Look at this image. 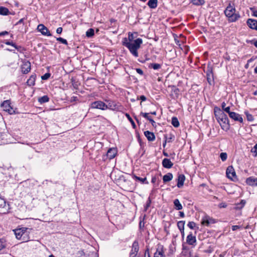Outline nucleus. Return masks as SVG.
<instances>
[{"mask_svg": "<svg viewBox=\"0 0 257 257\" xmlns=\"http://www.w3.org/2000/svg\"><path fill=\"white\" fill-rule=\"evenodd\" d=\"M245 182L249 186H257V178L249 177L246 179Z\"/></svg>", "mask_w": 257, "mask_h": 257, "instance_id": "nucleus-16", "label": "nucleus"}, {"mask_svg": "<svg viewBox=\"0 0 257 257\" xmlns=\"http://www.w3.org/2000/svg\"><path fill=\"white\" fill-rule=\"evenodd\" d=\"M94 35V31L93 29L90 28L86 32V35L87 37L90 38Z\"/></svg>", "mask_w": 257, "mask_h": 257, "instance_id": "nucleus-31", "label": "nucleus"}, {"mask_svg": "<svg viewBox=\"0 0 257 257\" xmlns=\"http://www.w3.org/2000/svg\"><path fill=\"white\" fill-rule=\"evenodd\" d=\"M220 157L222 161H225L227 159V155L226 153H221L220 154Z\"/></svg>", "mask_w": 257, "mask_h": 257, "instance_id": "nucleus-38", "label": "nucleus"}, {"mask_svg": "<svg viewBox=\"0 0 257 257\" xmlns=\"http://www.w3.org/2000/svg\"><path fill=\"white\" fill-rule=\"evenodd\" d=\"M245 201L242 200L240 203L236 205V208L238 209H241L244 205Z\"/></svg>", "mask_w": 257, "mask_h": 257, "instance_id": "nucleus-36", "label": "nucleus"}, {"mask_svg": "<svg viewBox=\"0 0 257 257\" xmlns=\"http://www.w3.org/2000/svg\"><path fill=\"white\" fill-rule=\"evenodd\" d=\"M221 107L223 110H224V108H225L226 107V103L224 102H223L221 104Z\"/></svg>", "mask_w": 257, "mask_h": 257, "instance_id": "nucleus-63", "label": "nucleus"}, {"mask_svg": "<svg viewBox=\"0 0 257 257\" xmlns=\"http://www.w3.org/2000/svg\"><path fill=\"white\" fill-rule=\"evenodd\" d=\"M179 38H180V40H178V43H179V42L180 41L181 42H182V43H184L186 41V38L185 37L182 35V34H180L179 35ZM179 44H178V45Z\"/></svg>", "mask_w": 257, "mask_h": 257, "instance_id": "nucleus-43", "label": "nucleus"}, {"mask_svg": "<svg viewBox=\"0 0 257 257\" xmlns=\"http://www.w3.org/2000/svg\"><path fill=\"white\" fill-rule=\"evenodd\" d=\"M184 222L182 221H178V228L180 229L181 231L182 230L184 229ZM183 235V234H182Z\"/></svg>", "mask_w": 257, "mask_h": 257, "instance_id": "nucleus-34", "label": "nucleus"}, {"mask_svg": "<svg viewBox=\"0 0 257 257\" xmlns=\"http://www.w3.org/2000/svg\"><path fill=\"white\" fill-rule=\"evenodd\" d=\"M49 100V98L47 95H44L42 97H41L38 98V101L40 103H44L47 102H48Z\"/></svg>", "mask_w": 257, "mask_h": 257, "instance_id": "nucleus-28", "label": "nucleus"}, {"mask_svg": "<svg viewBox=\"0 0 257 257\" xmlns=\"http://www.w3.org/2000/svg\"><path fill=\"white\" fill-rule=\"evenodd\" d=\"M192 3L194 5L200 6L204 4V0H192Z\"/></svg>", "mask_w": 257, "mask_h": 257, "instance_id": "nucleus-30", "label": "nucleus"}, {"mask_svg": "<svg viewBox=\"0 0 257 257\" xmlns=\"http://www.w3.org/2000/svg\"><path fill=\"white\" fill-rule=\"evenodd\" d=\"M9 14V10L8 8L4 7H0V15L7 16Z\"/></svg>", "mask_w": 257, "mask_h": 257, "instance_id": "nucleus-26", "label": "nucleus"}, {"mask_svg": "<svg viewBox=\"0 0 257 257\" xmlns=\"http://www.w3.org/2000/svg\"><path fill=\"white\" fill-rule=\"evenodd\" d=\"M5 43L7 45H11V46L14 47V48L16 45V44L15 43L13 42L12 41H7L5 42Z\"/></svg>", "mask_w": 257, "mask_h": 257, "instance_id": "nucleus-51", "label": "nucleus"}, {"mask_svg": "<svg viewBox=\"0 0 257 257\" xmlns=\"http://www.w3.org/2000/svg\"><path fill=\"white\" fill-rule=\"evenodd\" d=\"M139 250L138 242H134L130 253V257H136Z\"/></svg>", "mask_w": 257, "mask_h": 257, "instance_id": "nucleus-10", "label": "nucleus"}, {"mask_svg": "<svg viewBox=\"0 0 257 257\" xmlns=\"http://www.w3.org/2000/svg\"><path fill=\"white\" fill-rule=\"evenodd\" d=\"M125 115L127 117L128 120L131 122V123L132 125H133V127L134 128H136L135 123L134 121V120H133V119L132 118V117H131V116L130 115V114L128 113H126L125 114Z\"/></svg>", "mask_w": 257, "mask_h": 257, "instance_id": "nucleus-33", "label": "nucleus"}, {"mask_svg": "<svg viewBox=\"0 0 257 257\" xmlns=\"http://www.w3.org/2000/svg\"><path fill=\"white\" fill-rule=\"evenodd\" d=\"M173 165V163H172L170 159L165 158L163 160L162 165L164 168L167 169L171 168L172 167Z\"/></svg>", "mask_w": 257, "mask_h": 257, "instance_id": "nucleus-17", "label": "nucleus"}, {"mask_svg": "<svg viewBox=\"0 0 257 257\" xmlns=\"http://www.w3.org/2000/svg\"><path fill=\"white\" fill-rule=\"evenodd\" d=\"M63 29L61 27H59L56 30V33L58 34H60L62 32Z\"/></svg>", "mask_w": 257, "mask_h": 257, "instance_id": "nucleus-56", "label": "nucleus"}, {"mask_svg": "<svg viewBox=\"0 0 257 257\" xmlns=\"http://www.w3.org/2000/svg\"><path fill=\"white\" fill-rule=\"evenodd\" d=\"M172 124H173V125L174 127H177V117H176L174 116L172 117Z\"/></svg>", "mask_w": 257, "mask_h": 257, "instance_id": "nucleus-45", "label": "nucleus"}, {"mask_svg": "<svg viewBox=\"0 0 257 257\" xmlns=\"http://www.w3.org/2000/svg\"><path fill=\"white\" fill-rule=\"evenodd\" d=\"M37 30L40 32L43 35L47 36H51L52 34L48 29L43 24H39L37 27Z\"/></svg>", "mask_w": 257, "mask_h": 257, "instance_id": "nucleus-9", "label": "nucleus"}, {"mask_svg": "<svg viewBox=\"0 0 257 257\" xmlns=\"http://www.w3.org/2000/svg\"><path fill=\"white\" fill-rule=\"evenodd\" d=\"M173 178V175L172 173H168L163 176V180L164 183L168 182L171 181Z\"/></svg>", "mask_w": 257, "mask_h": 257, "instance_id": "nucleus-24", "label": "nucleus"}, {"mask_svg": "<svg viewBox=\"0 0 257 257\" xmlns=\"http://www.w3.org/2000/svg\"><path fill=\"white\" fill-rule=\"evenodd\" d=\"M50 74L49 73H45L44 75L41 77L42 80H47L50 77Z\"/></svg>", "mask_w": 257, "mask_h": 257, "instance_id": "nucleus-48", "label": "nucleus"}, {"mask_svg": "<svg viewBox=\"0 0 257 257\" xmlns=\"http://www.w3.org/2000/svg\"><path fill=\"white\" fill-rule=\"evenodd\" d=\"M147 5L150 8L155 9L158 5V0H149Z\"/></svg>", "mask_w": 257, "mask_h": 257, "instance_id": "nucleus-22", "label": "nucleus"}, {"mask_svg": "<svg viewBox=\"0 0 257 257\" xmlns=\"http://www.w3.org/2000/svg\"><path fill=\"white\" fill-rule=\"evenodd\" d=\"M214 114L217 121L219 123L221 126V128L225 131L229 130L230 124L229 123V120L227 115L219 109L218 111L215 110Z\"/></svg>", "mask_w": 257, "mask_h": 257, "instance_id": "nucleus-2", "label": "nucleus"}, {"mask_svg": "<svg viewBox=\"0 0 257 257\" xmlns=\"http://www.w3.org/2000/svg\"><path fill=\"white\" fill-rule=\"evenodd\" d=\"M178 46V51L180 52V54H182L181 51L183 53L184 55H186L188 53L189 48L187 46L184 45H181L180 44H179Z\"/></svg>", "mask_w": 257, "mask_h": 257, "instance_id": "nucleus-18", "label": "nucleus"}, {"mask_svg": "<svg viewBox=\"0 0 257 257\" xmlns=\"http://www.w3.org/2000/svg\"><path fill=\"white\" fill-rule=\"evenodd\" d=\"M144 135L149 141H153L155 139V136L154 133L149 131H145Z\"/></svg>", "mask_w": 257, "mask_h": 257, "instance_id": "nucleus-19", "label": "nucleus"}, {"mask_svg": "<svg viewBox=\"0 0 257 257\" xmlns=\"http://www.w3.org/2000/svg\"><path fill=\"white\" fill-rule=\"evenodd\" d=\"M206 75H207V79L208 82L211 84L212 82L213 81V74L212 72V69L211 67H208L207 71H206Z\"/></svg>", "mask_w": 257, "mask_h": 257, "instance_id": "nucleus-13", "label": "nucleus"}, {"mask_svg": "<svg viewBox=\"0 0 257 257\" xmlns=\"http://www.w3.org/2000/svg\"><path fill=\"white\" fill-rule=\"evenodd\" d=\"M36 75L35 74L32 75L29 79L27 80V83L29 86H33L35 84Z\"/></svg>", "mask_w": 257, "mask_h": 257, "instance_id": "nucleus-21", "label": "nucleus"}, {"mask_svg": "<svg viewBox=\"0 0 257 257\" xmlns=\"http://www.w3.org/2000/svg\"><path fill=\"white\" fill-rule=\"evenodd\" d=\"M245 113L248 121H251L253 120V116L251 114H249L247 112H245Z\"/></svg>", "mask_w": 257, "mask_h": 257, "instance_id": "nucleus-40", "label": "nucleus"}, {"mask_svg": "<svg viewBox=\"0 0 257 257\" xmlns=\"http://www.w3.org/2000/svg\"><path fill=\"white\" fill-rule=\"evenodd\" d=\"M151 203V199H150V198H149L147 201L146 206H145V210H146L150 206Z\"/></svg>", "mask_w": 257, "mask_h": 257, "instance_id": "nucleus-50", "label": "nucleus"}, {"mask_svg": "<svg viewBox=\"0 0 257 257\" xmlns=\"http://www.w3.org/2000/svg\"><path fill=\"white\" fill-rule=\"evenodd\" d=\"M6 247V242H0V251Z\"/></svg>", "mask_w": 257, "mask_h": 257, "instance_id": "nucleus-53", "label": "nucleus"}, {"mask_svg": "<svg viewBox=\"0 0 257 257\" xmlns=\"http://www.w3.org/2000/svg\"><path fill=\"white\" fill-rule=\"evenodd\" d=\"M145 227V222L144 220H140L139 222V228L141 231L144 230Z\"/></svg>", "mask_w": 257, "mask_h": 257, "instance_id": "nucleus-35", "label": "nucleus"}, {"mask_svg": "<svg viewBox=\"0 0 257 257\" xmlns=\"http://www.w3.org/2000/svg\"><path fill=\"white\" fill-rule=\"evenodd\" d=\"M212 219H208L207 218H204L202 221V224L206 226L209 225L210 223H212Z\"/></svg>", "mask_w": 257, "mask_h": 257, "instance_id": "nucleus-29", "label": "nucleus"}, {"mask_svg": "<svg viewBox=\"0 0 257 257\" xmlns=\"http://www.w3.org/2000/svg\"><path fill=\"white\" fill-rule=\"evenodd\" d=\"M226 174L227 177L231 180L232 181H235L237 180V177L236 173L233 167L232 166H229L227 168L226 171Z\"/></svg>", "mask_w": 257, "mask_h": 257, "instance_id": "nucleus-7", "label": "nucleus"}, {"mask_svg": "<svg viewBox=\"0 0 257 257\" xmlns=\"http://www.w3.org/2000/svg\"><path fill=\"white\" fill-rule=\"evenodd\" d=\"M185 180V176L183 175H179L178 176V188H181L183 185Z\"/></svg>", "mask_w": 257, "mask_h": 257, "instance_id": "nucleus-20", "label": "nucleus"}, {"mask_svg": "<svg viewBox=\"0 0 257 257\" xmlns=\"http://www.w3.org/2000/svg\"><path fill=\"white\" fill-rule=\"evenodd\" d=\"M148 113H145L142 112L141 113V114L143 115L145 118H147L148 120L150 121V122H151L152 124L154 125V123H155V121L152 118V117L149 115Z\"/></svg>", "mask_w": 257, "mask_h": 257, "instance_id": "nucleus-27", "label": "nucleus"}, {"mask_svg": "<svg viewBox=\"0 0 257 257\" xmlns=\"http://www.w3.org/2000/svg\"><path fill=\"white\" fill-rule=\"evenodd\" d=\"M224 14L230 22H235L240 17L239 13H236V9L230 4L224 10Z\"/></svg>", "mask_w": 257, "mask_h": 257, "instance_id": "nucleus-3", "label": "nucleus"}, {"mask_svg": "<svg viewBox=\"0 0 257 257\" xmlns=\"http://www.w3.org/2000/svg\"><path fill=\"white\" fill-rule=\"evenodd\" d=\"M250 9L252 13V15L257 17V10H256L254 8H251Z\"/></svg>", "mask_w": 257, "mask_h": 257, "instance_id": "nucleus-52", "label": "nucleus"}, {"mask_svg": "<svg viewBox=\"0 0 257 257\" xmlns=\"http://www.w3.org/2000/svg\"><path fill=\"white\" fill-rule=\"evenodd\" d=\"M229 116L235 121H238L241 123L243 122V118L241 116L235 112L229 113Z\"/></svg>", "mask_w": 257, "mask_h": 257, "instance_id": "nucleus-12", "label": "nucleus"}, {"mask_svg": "<svg viewBox=\"0 0 257 257\" xmlns=\"http://www.w3.org/2000/svg\"><path fill=\"white\" fill-rule=\"evenodd\" d=\"M186 241H196L195 237L190 234L187 235Z\"/></svg>", "mask_w": 257, "mask_h": 257, "instance_id": "nucleus-39", "label": "nucleus"}, {"mask_svg": "<svg viewBox=\"0 0 257 257\" xmlns=\"http://www.w3.org/2000/svg\"><path fill=\"white\" fill-rule=\"evenodd\" d=\"M240 228H241V226L239 225H233L231 227V229L233 231L236 230L237 229H240Z\"/></svg>", "mask_w": 257, "mask_h": 257, "instance_id": "nucleus-54", "label": "nucleus"}, {"mask_svg": "<svg viewBox=\"0 0 257 257\" xmlns=\"http://www.w3.org/2000/svg\"><path fill=\"white\" fill-rule=\"evenodd\" d=\"M15 48L18 51L20 52V53H23V51L25 50L24 48L21 46H17V45L15 47Z\"/></svg>", "mask_w": 257, "mask_h": 257, "instance_id": "nucleus-44", "label": "nucleus"}, {"mask_svg": "<svg viewBox=\"0 0 257 257\" xmlns=\"http://www.w3.org/2000/svg\"><path fill=\"white\" fill-rule=\"evenodd\" d=\"M6 200L4 198L0 197V208H4L6 206Z\"/></svg>", "mask_w": 257, "mask_h": 257, "instance_id": "nucleus-37", "label": "nucleus"}, {"mask_svg": "<svg viewBox=\"0 0 257 257\" xmlns=\"http://www.w3.org/2000/svg\"><path fill=\"white\" fill-rule=\"evenodd\" d=\"M24 18H22V19H21L17 23V25H18V24H21V23H23V22H24Z\"/></svg>", "mask_w": 257, "mask_h": 257, "instance_id": "nucleus-64", "label": "nucleus"}, {"mask_svg": "<svg viewBox=\"0 0 257 257\" xmlns=\"http://www.w3.org/2000/svg\"><path fill=\"white\" fill-rule=\"evenodd\" d=\"M106 101L107 102V109L119 111L121 109L122 106L119 103L110 100Z\"/></svg>", "mask_w": 257, "mask_h": 257, "instance_id": "nucleus-4", "label": "nucleus"}, {"mask_svg": "<svg viewBox=\"0 0 257 257\" xmlns=\"http://www.w3.org/2000/svg\"><path fill=\"white\" fill-rule=\"evenodd\" d=\"M8 32L7 31H4L0 33V36H4L5 35L8 34Z\"/></svg>", "mask_w": 257, "mask_h": 257, "instance_id": "nucleus-61", "label": "nucleus"}, {"mask_svg": "<svg viewBox=\"0 0 257 257\" xmlns=\"http://www.w3.org/2000/svg\"><path fill=\"white\" fill-rule=\"evenodd\" d=\"M133 178L137 181H139L142 184H148V182L147 181L146 178H141L137 176L136 175H134Z\"/></svg>", "mask_w": 257, "mask_h": 257, "instance_id": "nucleus-23", "label": "nucleus"}, {"mask_svg": "<svg viewBox=\"0 0 257 257\" xmlns=\"http://www.w3.org/2000/svg\"><path fill=\"white\" fill-rule=\"evenodd\" d=\"M27 228L23 227L20 228H17L14 230L16 237L17 239H22L23 236L26 235V231Z\"/></svg>", "mask_w": 257, "mask_h": 257, "instance_id": "nucleus-8", "label": "nucleus"}, {"mask_svg": "<svg viewBox=\"0 0 257 257\" xmlns=\"http://www.w3.org/2000/svg\"><path fill=\"white\" fill-rule=\"evenodd\" d=\"M117 149L114 148H110L107 152L106 156L110 160L114 158L117 154Z\"/></svg>", "mask_w": 257, "mask_h": 257, "instance_id": "nucleus-14", "label": "nucleus"}, {"mask_svg": "<svg viewBox=\"0 0 257 257\" xmlns=\"http://www.w3.org/2000/svg\"><path fill=\"white\" fill-rule=\"evenodd\" d=\"M154 257H163V254L162 251H157L155 254Z\"/></svg>", "mask_w": 257, "mask_h": 257, "instance_id": "nucleus-49", "label": "nucleus"}, {"mask_svg": "<svg viewBox=\"0 0 257 257\" xmlns=\"http://www.w3.org/2000/svg\"><path fill=\"white\" fill-rule=\"evenodd\" d=\"M127 39V40L128 41V42H133V41L134 40H133L134 39V36H133V34L131 33H128V38Z\"/></svg>", "mask_w": 257, "mask_h": 257, "instance_id": "nucleus-46", "label": "nucleus"}, {"mask_svg": "<svg viewBox=\"0 0 257 257\" xmlns=\"http://www.w3.org/2000/svg\"><path fill=\"white\" fill-rule=\"evenodd\" d=\"M142 43L143 40L140 38L135 40L133 42H128L127 38H123L122 41V45L126 47L130 53L136 57L139 56L138 50L141 47Z\"/></svg>", "mask_w": 257, "mask_h": 257, "instance_id": "nucleus-1", "label": "nucleus"}, {"mask_svg": "<svg viewBox=\"0 0 257 257\" xmlns=\"http://www.w3.org/2000/svg\"><path fill=\"white\" fill-rule=\"evenodd\" d=\"M223 110L224 111H225L226 112L228 113V114H229V113H231L232 112V111H230V107L229 106L226 107Z\"/></svg>", "mask_w": 257, "mask_h": 257, "instance_id": "nucleus-58", "label": "nucleus"}, {"mask_svg": "<svg viewBox=\"0 0 257 257\" xmlns=\"http://www.w3.org/2000/svg\"><path fill=\"white\" fill-rule=\"evenodd\" d=\"M56 40L63 44H65V45L68 44L67 40L66 39H64L61 38V37L57 38L56 39Z\"/></svg>", "mask_w": 257, "mask_h": 257, "instance_id": "nucleus-41", "label": "nucleus"}, {"mask_svg": "<svg viewBox=\"0 0 257 257\" xmlns=\"http://www.w3.org/2000/svg\"><path fill=\"white\" fill-rule=\"evenodd\" d=\"M182 209V206L181 204L179 202V200H178V210H181Z\"/></svg>", "mask_w": 257, "mask_h": 257, "instance_id": "nucleus-60", "label": "nucleus"}, {"mask_svg": "<svg viewBox=\"0 0 257 257\" xmlns=\"http://www.w3.org/2000/svg\"><path fill=\"white\" fill-rule=\"evenodd\" d=\"M251 152L254 153V156L256 157L257 156V143L255 145L253 148L251 149Z\"/></svg>", "mask_w": 257, "mask_h": 257, "instance_id": "nucleus-42", "label": "nucleus"}, {"mask_svg": "<svg viewBox=\"0 0 257 257\" xmlns=\"http://www.w3.org/2000/svg\"><path fill=\"white\" fill-rule=\"evenodd\" d=\"M21 69L24 74L29 73L31 70V63L29 61L24 62L21 66Z\"/></svg>", "mask_w": 257, "mask_h": 257, "instance_id": "nucleus-11", "label": "nucleus"}, {"mask_svg": "<svg viewBox=\"0 0 257 257\" xmlns=\"http://www.w3.org/2000/svg\"><path fill=\"white\" fill-rule=\"evenodd\" d=\"M166 140L165 143L163 144V146L165 147L166 142H171L172 141V140H174L175 139V136L173 135H172L171 134L166 135Z\"/></svg>", "mask_w": 257, "mask_h": 257, "instance_id": "nucleus-25", "label": "nucleus"}, {"mask_svg": "<svg viewBox=\"0 0 257 257\" xmlns=\"http://www.w3.org/2000/svg\"><path fill=\"white\" fill-rule=\"evenodd\" d=\"M248 26L251 29H254L257 30V21L249 19L247 20L246 22Z\"/></svg>", "mask_w": 257, "mask_h": 257, "instance_id": "nucleus-15", "label": "nucleus"}, {"mask_svg": "<svg viewBox=\"0 0 257 257\" xmlns=\"http://www.w3.org/2000/svg\"><path fill=\"white\" fill-rule=\"evenodd\" d=\"M149 67H151L154 70H158L161 68V65L158 63H152L150 65Z\"/></svg>", "mask_w": 257, "mask_h": 257, "instance_id": "nucleus-32", "label": "nucleus"}, {"mask_svg": "<svg viewBox=\"0 0 257 257\" xmlns=\"http://www.w3.org/2000/svg\"><path fill=\"white\" fill-rule=\"evenodd\" d=\"M188 226L191 229H194L196 226V223L194 222H189L188 223Z\"/></svg>", "mask_w": 257, "mask_h": 257, "instance_id": "nucleus-47", "label": "nucleus"}, {"mask_svg": "<svg viewBox=\"0 0 257 257\" xmlns=\"http://www.w3.org/2000/svg\"><path fill=\"white\" fill-rule=\"evenodd\" d=\"M1 107L3 108L4 111L8 112L10 114L15 113V111L11 106V101L9 100H5L1 104Z\"/></svg>", "mask_w": 257, "mask_h": 257, "instance_id": "nucleus-5", "label": "nucleus"}, {"mask_svg": "<svg viewBox=\"0 0 257 257\" xmlns=\"http://www.w3.org/2000/svg\"><path fill=\"white\" fill-rule=\"evenodd\" d=\"M139 99H141L142 100V101H145L147 99L146 97L144 95H141Z\"/></svg>", "mask_w": 257, "mask_h": 257, "instance_id": "nucleus-59", "label": "nucleus"}, {"mask_svg": "<svg viewBox=\"0 0 257 257\" xmlns=\"http://www.w3.org/2000/svg\"><path fill=\"white\" fill-rule=\"evenodd\" d=\"M90 107L93 109H98L102 110L107 109L106 104L101 100L92 102L90 104Z\"/></svg>", "mask_w": 257, "mask_h": 257, "instance_id": "nucleus-6", "label": "nucleus"}, {"mask_svg": "<svg viewBox=\"0 0 257 257\" xmlns=\"http://www.w3.org/2000/svg\"><path fill=\"white\" fill-rule=\"evenodd\" d=\"M218 206L220 208H225L227 206L226 204L223 202L220 203Z\"/></svg>", "mask_w": 257, "mask_h": 257, "instance_id": "nucleus-57", "label": "nucleus"}, {"mask_svg": "<svg viewBox=\"0 0 257 257\" xmlns=\"http://www.w3.org/2000/svg\"><path fill=\"white\" fill-rule=\"evenodd\" d=\"M209 248L208 249L205 250H204V251L207 252H211L213 251V248H211L210 246H209Z\"/></svg>", "mask_w": 257, "mask_h": 257, "instance_id": "nucleus-62", "label": "nucleus"}, {"mask_svg": "<svg viewBox=\"0 0 257 257\" xmlns=\"http://www.w3.org/2000/svg\"><path fill=\"white\" fill-rule=\"evenodd\" d=\"M136 71L138 73H139V74H140L141 75H143L144 74L143 70L140 68H137Z\"/></svg>", "mask_w": 257, "mask_h": 257, "instance_id": "nucleus-55", "label": "nucleus"}]
</instances>
